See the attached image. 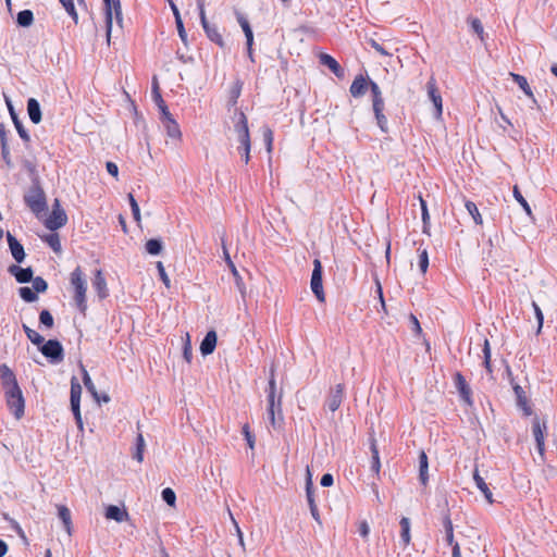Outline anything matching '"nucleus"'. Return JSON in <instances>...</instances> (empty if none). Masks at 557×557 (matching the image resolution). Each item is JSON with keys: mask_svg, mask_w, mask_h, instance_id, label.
Here are the masks:
<instances>
[{"mask_svg": "<svg viewBox=\"0 0 557 557\" xmlns=\"http://www.w3.org/2000/svg\"><path fill=\"white\" fill-rule=\"evenodd\" d=\"M47 244L52 248L53 251H61V242L58 234H50L46 237Z\"/></svg>", "mask_w": 557, "mask_h": 557, "instance_id": "5fc2aeb1", "label": "nucleus"}, {"mask_svg": "<svg viewBox=\"0 0 557 557\" xmlns=\"http://www.w3.org/2000/svg\"><path fill=\"white\" fill-rule=\"evenodd\" d=\"M71 409H72V412H73V416L75 418V422L77 424V428L79 429V431H84V424H83V419H82V413H81V404H72L71 405Z\"/></svg>", "mask_w": 557, "mask_h": 557, "instance_id": "603ef678", "label": "nucleus"}, {"mask_svg": "<svg viewBox=\"0 0 557 557\" xmlns=\"http://www.w3.org/2000/svg\"><path fill=\"white\" fill-rule=\"evenodd\" d=\"M234 128L235 132L237 133L239 143L237 151L242 156L244 162L247 164L250 161L251 141L248 128V121L243 112L239 114L238 122L235 124Z\"/></svg>", "mask_w": 557, "mask_h": 557, "instance_id": "7ed1b4c3", "label": "nucleus"}, {"mask_svg": "<svg viewBox=\"0 0 557 557\" xmlns=\"http://www.w3.org/2000/svg\"><path fill=\"white\" fill-rule=\"evenodd\" d=\"M510 76L512 77L513 82L522 89L524 95L527 97H529L534 104H536L537 101L533 95L531 87L529 86L527 78L524 76H522L520 74H516V73H510Z\"/></svg>", "mask_w": 557, "mask_h": 557, "instance_id": "cd10ccee", "label": "nucleus"}, {"mask_svg": "<svg viewBox=\"0 0 557 557\" xmlns=\"http://www.w3.org/2000/svg\"><path fill=\"white\" fill-rule=\"evenodd\" d=\"M145 440L141 433H138L135 442V450L133 453V458L138 462H143L144 460V451H145Z\"/></svg>", "mask_w": 557, "mask_h": 557, "instance_id": "c9c22d12", "label": "nucleus"}, {"mask_svg": "<svg viewBox=\"0 0 557 557\" xmlns=\"http://www.w3.org/2000/svg\"><path fill=\"white\" fill-rule=\"evenodd\" d=\"M4 99H5V103H7L10 116L12 119V122H13L16 131H17L18 136L22 138V140L24 143H26V144L29 143L30 136H29L28 132L25 129L21 120L18 119V115L16 114V112L14 110L11 99L7 96H4Z\"/></svg>", "mask_w": 557, "mask_h": 557, "instance_id": "2eb2a0df", "label": "nucleus"}, {"mask_svg": "<svg viewBox=\"0 0 557 557\" xmlns=\"http://www.w3.org/2000/svg\"><path fill=\"white\" fill-rule=\"evenodd\" d=\"M370 450L372 454V461H371V470L379 475L380 469H381V461H380V455L379 449L376 445V440L374 437L370 438Z\"/></svg>", "mask_w": 557, "mask_h": 557, "instance_id": "2f4dec72", "label": "nucleus"}, {"mask_svg": "<svg viewBox=\"0 0 557 557\" xmlns=\"http://www.w3.org/2000/svg\"><path fill=\"white\" fill-rule=\"evenodd\" d=\"M483 356H484V367L487 370V372L492 373L491 348H490V343L487 339L484 341Z\"/></svg>", "mask_w": 557, "mask_h": 557, "instance_id": "864d4df0", "label": "nucleus"}, {"mask_svg": "<svg viewBox=\"0 0 557 557\" xmlns=\"http://www.w3.org/2000/svg\"><path fill=\"white\" fill-rule=\"evenodd\" d=\"M454 383H455V387L457 388L461 399L468 406H472L473 405V399H472L471 387L469 386V384L467 383L465 376L460 372H457L455 374Z\"/></svg>", "mask_w": 557, "mask_h": 557, "instance_id": "f8f14e48", "label": "nucleus"}, {"mask_svg": "<svg viewBox=\"0 0 557 557\" xmlns=\"http://www.w3.org/2000/svg\"><path fill=\"white\" fill-rule=\"evenodd\" d=\"M61 4L67 12V14L72 17L75 24H78V14L75 9V4L73 0H60Z\"/></svg>", "mask_w": 557, "mask_h": 557, "instance_id": "c03bdc74", "label": "nucleus"}, {"mask_svg": "<svg viewBox=\"0 0 557 557\" xmlns=\"http://www.w3.org/2000/svg\"><path fill=\"white\" fill-rule=\"evenodd\" d=\"M263 139L267 145V150L270 152L272 150V144H273V132L271 131V128L265 127L263 129Z\"/></svg>", "mask_w": 557, "mask_h": 557, "instance_id": "e2e57ef3", "label": "nucleus"}, {"mask_svg": "<svg viewBox=\"0 0 557 557\" xmlns=\"http://www.w3.org/2000/svg\"><path fill=\"white\" fill-rule=\"evenodd\" d=\"M372 94V108L375 115L376 124L381 128L382 132H387V119L384 115V99L382 97V91L379 85L371 81L369 86Z\"/></svg>", "mask_w": 557, "mask_h": 557, "instance_id": "423d86ee", "label": "nucleus"}, {"mask_svg": "<svg viewBox=\"0 0 557 557\" xmlns=\"http://www.w3.org/2000/svg\"><path fill=\"white\" fill-rule=\"evenodd\" d=\"M513 392H515V394L517 396L518 404L519 405H525L527 398L524 396L523 388L520 385H515L513 386Z\"/></svg>", "mask_w": 557, "mask_h": 557, "instance_id": "774afa93", "label": "nucleus"}, {"mask_svg": "<svg viewBox=\"0 0 557 557\" xmlns=\"http://www.w3.org/2000/svg\"><path fill=\"white\" fill-rule=\"evenodd\" d=\"M128 200H129V205H131V209H132L134 219L136 221H139L140 220V210H139V206H138L136 199L134 198L133 194H128Z\"/></svg>", "mask_w": 557, "mask_h": 557, "instance_id": "4d7b16f0", "label": "nucleus"}, {"mask_svg": "<svg viewBox=\"0 0 557 557\" xmlns=\"http://www.w3.org/2000/svg\"><path fill=\"white\" fill-rule=\"evenodd\" d=\"M82 370H83V382H84L85 387L92 395V397L98 403H100V396L98 395L97 388H96L94 382L91 381L87 370L85 368H82Z\"/></svg>", "mask_w": 557, "mask_h": 557, "instance_id": "58836bf2", "label": "nucleus"}, {"mask_svg": "<svg viewBox=\"0 0 557 557\" xmlns=\"http://www.w3.org/2000/svg\"><path fill=\"white\" fill-rule=\"evenodd\" d=\"M183 356H184V359L187 362L191 361L193 350H191V345H190V342H189V335L188 334H187V341H186V343L184 345V348H183Z\"/></svg>", "mask_w": 557, "mask_h": 557, "instance_id": "69168bd1", "label": "nucleus"}, {"mask_svg": "<svg viewBox=\"0 0 557 557\" xmlns=\"http://www.w3.org/2000/svg\"><path fill=\"white\" fill-rule=\"evenodd\" d=\"M82 386L75 376L71 380V405L81 404Z\"/></svg>", "mask_w": 557, "mask_h": 557, "instance_id": "e433bc0d", "label": "nucleus"}, {"mask_svg": "<svg viewBox=\"0 0 557 557\" xmlns=\"http://www.w3.org/2000/svg\"><path fill=\"white\" fill-rule=\"evenodd\" d=\"M319 60H320V63L322 65L329 67L336 77L344 78V76H345L344 69L339 65V63L332 55H330L327 53H321L319 57Z\"/></svg>", "mask_w": 557, "mask_h": 557, "instance_id": "412c9836", "label": "nucleus"}, {"mask_svg": "<svg viewBox=\"0 0 557 557\" xmlns=\"http://www.w3.org/2000/svg\"><path fill=\"white\" fill-rule=\"evenodd\" d=\"M34 23V13L32 10L25 9L17 13L16 24L21 27H29Z\"/></svg>", "mask_w": 557, "mask_h": 557, "instance_id": "473e14b6", "label": "nucleus"}, {"mask_svg": "<svg viewBox=\"0 0 557 557\" xmlns=\"http://www.w3.org/2000/svg\"><path fill=\"white\" fill-rule=\"evenodd\" d=\"M419 267L422 273H425L429 267V257L426 250H423L419 256Z\"/></svg>", "mask_w": 557, "mask_h": 557, "instance_id": "0e129e2a", "label": "nucleus"}, {"mask_svg": "<svg viewBox=\"0 0 557 557\" xmlns=\"http://www.w3.org/2000/svg\"><path fill=\"white\" fill-rule=\"evenodd\" d=\"M175 24H176V28H177V33H178V36L181 38V40L187 45V33L185 30V27H184V23L182 21V17L181 18H177L175 20Z\"/></svg>", "mask_w": 557, "mask_h": 557, "instance_id": "052dcab7", "label": "nucleus"}, {"mask_svg": "<svg viewBox=\"0 0 557 557\" xmlns=\"http://www.w3.org/2000/svg\"><path fill=\"white\" fill-rule=\"evenodd\" d=\"M7 242L13 259L17 263H22L25 259V251L23 245L10 232L7 233Z\"/></svg>", "mask_w": 557, "mask_h": 557, "instance_id": "aec40b11", "label": "nucleus"}, {"mask_svg": "<svg viewBox=\"0 0 557 557\" xmlns=\"http://www.w3.org/2000/svg\"><path fill=\"white\" fill-rule=\"evenodd\" d=\"M428 95L430 100L433 102L435 108V117L440 119L443 114V100L442 96L436 87L434 77H431L426 84Z\"/></svg>", "mask_w": 557, "mask_h": 557, "instance_id": "ddd939ff", "label": "nucleus"}, {"mask_svg": "<svg viewBox=\"0 0 557 557\" xmlns=\"http://www.w3.org/2000/svg\"><path fill=\"white\" fill-rule=\"evenodd\" d=\"M24 201L30 211L39 214L47 209V199L40 181L33 182L24 195Z\"/></svg>", "mask_w": 557, "mask_h": 557, "instance_id": "20e7f679", "label": "nucleus"}, {"mask_svg": "<svg viewBox=\"0 0 557 557\" xmlns=\"http://www.w3.org/2000/svg\"><path fill=\"white\" fill-rule=\"evenodd\" d=\"M106 518L114 520L116 522H123L128 520L129 515L125 509L120 508L119 506L115 505H110L107 507Z\"/></svg>", "mask_w": 557, "mask_h": 557, "instance_id": "a878e982", "label": "nucleus"}, {"mask_svg": "<svg viewBox=\"0 0 557 557\" xmlns=\"http://www.w3.org/2000/svg\"><path fill=\"white\" fill-rule=\"evenodd\" d=\"M92 287L100 299H104L109 296L107 281L101 270H96L92 280Z\"/></svg>", "mask_w": 557, "mask_h": 557, "instance_id": "4be33fe9", "label": "nucleus"}, {"mask_svg": "<svg viewBox=\"0 0 557 557\" xmlns=\"http://www.w3.org/2000/svg\"><path fill=\"white\" fill-rule=\"evenodd\" d=\"M443 525H444L445 533H446V542H447V544L448 545L455 544L456 542H454V527H453V522L450 520V517L448 515H446L444 517Z\"/></svg>", "mask_w": 557, "mask_h": 557, "instance_id": "79ce46f5", "label": "nucleus"}, {"mask_svg": "<svg viewBox=\"0 0 557 557\" xmlns=\"http://www.w3.org/2000/svg\"><path fill=\"white\" fill-rule=\"evenodd\" d=\"M532 307L534 309V314H535V318L537 321L536 334H540L542 331V327H543L544 315H543V312H542L540 306L535 301H532Z\"/></svg>", "mask_w": 557, "mask_h": 557, "instance_id": "6e6d98bb", "label": "nucleus"}, {"mask_svg": "<svg viewBox=\"0 0 557 557\" xmlns=\"http://www.w3.org/2000/svg\"><path fill=\"white\" fill-rule=\"evenodd\" d=\"M9 273L12 274L15 280L21 283L25 284L33 280V270L30 267L28 268H21L18 265L12 264L9 267Z\"/></svg>", "mask_w": 557, "mask_h": 557, "instance_id": "5701e85b", "label": "nucleus"}, {"mask_svg": "<svg viewBox=\"0 0 557 557\" xmlns=\"http://www.w3.org/2000/svg\"><path fill=\"white\" fill-rule=\"evenodd\" d=\"M23 331L25 332L27 338L34 345L40 346L44 343L45 338L39 333L30 329L28 325L23 324Z\"/></svg>", "mask_w": 557, "mask_h": 557, "instance_id": "a19ab883", "label": "nucleus"}, {"mask_svg": "<svg viewBox=\"0 0 557 557\" xmlns=\"http://www.w3.org/2000/svg\"><path fill=\"white\" fill-rule=\"evenodd\" d=\"M465 207H466L468 213L472 216L474 223L476 225H482L483 220H482L481 213H480L476 205L471 200H467L465 203Z\"/></svg>", "mask_w": 557, "mask_h": 557, "instance_id": "ea45409f", "label": "nucleus"}, {"mask_svg": "<svg viewBox=\"0 0 557 557\" xmlns=\"http://www.w3.org/2000/svg\"><path fill=\"white\" fill-rule=\"evenodd\" d=\"M370 84L371 79L368 76L359 74L354 78L349 87V92L354 98H361L366 95Z\"/></svg>", "mask_w": 557, "mask_h": 557, "instance_id": "4468645a", "label": "nucleus"}, {"mask_svg": "<svg viewBox=\"0 0 557 557\" xmlns=\"http://www.w3.org/2000/svg\"><path fill=\"white\" fill-rule=\"evenodd\" d=\"M104 4V15H106V32H107V40L110 44L112 27H113V18L116 24L122 27L123 23V14H122V5L120 0H103Z\"/></svg>", "mask_w": 557, "mask_h": 557, "instance_id": "39448f33", "label": "nucleus"}, {"mask_svg": "<svg viewBox=\"0 0 557 557\" xmlns=\"http://www.w3.org/2000/svg\"><path fill=\"white\" fill-rule=\"evenodd\" d=\"M344 399V384H337L331 388L330 394L326 398L325 406L332 411H336Z\"/></svg>", "mask_w": 557, "mask_h": 557, "instance_id": "dca6fc26", "label": "nucleus"}, {"mask_svg": "<svg viewBox=\"0 0 557 557\" xmlns=\"http://www.w3.org/2000/svg\"><path fill=\"white\" fill-rule=\"evenodd\" d=\"M160 120H161L169 137L174 138V139H181L182 132H181L180 125L174 120V117L171 113H169L166 115H160Z\"/></svg>", "mask_w": 557, "mask_h": 557, "instance_id": "6ab92c4d", "label": "nucleus"}, {"mask_svg": "<svg viewBox=\"0 0 557 557\" xmlns=\"http://www.w3.org/2000/svg\"><path fill=\"white\" fill-rule=\"evenodd\" d=\"M67 222V216L65 211L60 207V201L58 199L54 200L51 214L46 220V227L50 231H57L64 226Z\"/></svg>", "mask_w": 557, "mask_h": 557, "instance_id": "9d476101", "label": "nucleus"}, {"mask_svg": "<svg viewBox=\"0 0 557 557\" xmlns=\"http://www.w3.org/2000/svg\"><path fill=\"white\" fill-rule=\"evenodd\" d=\"M203 30H205L206 36L209 38L210 41L214 42L220 48H224L225 47L224 39H223L222 35L220 34V32H219V29H218V27L215 25L211 24L210 26H206V28Z\"/></svg>", "mask_w": 557, "mask_h": 557, "instance_id": "7c9ffc66", "label": "nucleus"}, {"mask_svg": "<svg viewBox=\"0 0 557 557\" xmlns=\"http://www.w3.org/2000/svg\"><path fill=\"white\" fill-rule=\"evenodd\" d=\"M429 461L424 450L419 454V480L423 485H426L429 481Z\"/></svg>", "mask_w": 557, "mask_h": 557, "instance_id": "c85d7f7f", "label": "nucleus"}, {"mask_svg": "<svg viewBox=\"0 0 557 557\" xmlns=\"http://www.w3.org/2000/svg\"><path fill=\"white\" fill-rule=\"evenodd\" d=\"M39 322L41 325L46 326L47 329H51L53 326L54 320L49 310L44 309L40 311Z\"/></svg>", "mask_w": 557, "mask_h": 557, "instance_id": "de8ad7c7", "label": "nucleus"}, {"mask_svg": "<svg viewBox=\"0 0 557 557\" xmlns=\"http://www.w3.org/2000/svg\"><path fill=\"white\" fill-rule=\"evenodd\" d=\"M1 156L2 159L7 165L8 169H11L13 166L11 154H10V148L8 147H1Z\"/></svg>", "mask_w": 557, "mask_h": 557, "instance_id": "338daca9", "label": "nucleus"}, {"mask_svg": "<svg viewBox=\"0 0 557 557\" xmlns=\"http://www.w3.org/2000/svg\"><path fill=\"white\" fill-rule=\"evenodd\" d=\"M545 431L546 422H542L539 417H535L532 421V433L536 443V449L542 461L545 460Z\"/></svg>", "mask_w": 557, "mask_h": 557, "instance_id": "9b49d317", "label": "nucleus"}, {"mask_svg": "<svg viewBox=\"0 0 557 557\" xmlns=\"http://www.w3.org/2000/svg\"><path fill=\"white\" fill-rule=\"evenodd\" d=\"M151 94H152L153 102L157 104V107L160 110V114L161 115H166V114L171 113L169 111V108L165 104L162 96H161L159 83H158V79H157L156 76H153V78H152V91H151Z\"/></svg>", "mask_w": 557, "mask_h": 557, "instance_id": "b1692460", "label": "nucleus"}, {"mask_svg": "<svg viewBox=\"0 0 557 557\" xmlns=\"http://www.w3.org/2000/svg\"><path fill=\"white\" fill-rule=\"evenodd\" d=\"M471 28L473 29V32L475 34L479 35L481 40L484 39V37H483V35H484L483 25H482V23H481V21L479 18H472L471 20Z\"/></svg>", "mask_w": 557, "mask_h": 557, "instance_id": "680f3d73", "label": "nucleus"}, {"mask_svg": "<svg viewBox=\"0 0 557 557\" xmlns=\"http://www.w3.org/2000/svg\"><path fill=\"white\" fill-rule=\"evenodd\" d=\"M0 380L4 393L20 387L14 372L7 364L0 366Z\"/></svg>", "mask_w": 557, "mask_h": 557, "instance_id": "f3484780", "label": "nucleus"}, {"mask_svg": "<svg viewBox=\"0 0 557 557\" xmlns=\"http://www.w3.org/2000/svg\"><path fill=\"white\" fill-rule=\"evenodd\" d=\"M243 83L236 81L230 90V101L232 104H236L242 92Z\"/></svg>", "mask_w": 557, "mask_h": 557, "instance_id": "09e8293b", "label": "nucleus"}, {"mask_svg": "<svg viewBox=\"0 0 557 557\" xmlns=\"http://www.w3.org/2000/svg\"><path fill=\"white\" fill-rule=\"evenodd\" d=\"M145 248L149 255L158 256L163 249V244L159 238H151L146 242Z\"/></svg>", "mask_w": 557, "mask_h": 557, "instance_id": "4c0bfd02", "label": "nucleus"}, {"mask_svg": "<svg viewBox=\"0 0 557 557\" xmlns=\"http://www.w3.org/2000/svg\"><path fill=\"white\" fill-rule=\"evenodd\" d=\"M267 400H268L267 414H268L269 422L274 429H277L281 426V424L283 422L282 393L280 392L277 394L276 382H275L273 370H271L269 386L267 388Z\"/></svg>", "mask_w": 557, "mask_h": 557, "instance_id": "f257e3e1", "label": "nucleus"}, {"mask_svg": "<svg viewBox=\"0 0 557 557\" xmlns=\"http://www.w3.org/2000/svg\"><path fill=\"white\" fill-rule=\"evenodd\" d=\"M18 294L21 298L26 302H34L37 300V294L33 290V288L24 286L18 289Z\"/></svg>", "mask_w": 557, "mask_h": 557, "instance_id": "a18cd8bd", "label": "nucleus"}, {"mask_svg": "<svg viewBox=\"0 0 557 557\" xmlns=\"http://www.w3.org/2000/svg\"><path fill=\"white\" fill-rule=\"evenodd\" d=\"M40 352L52 363H59L64 358V349L58 339H48L38 346Z\"/></svg>", "mask_w": 557, "mask_h": 557, "instance_id": "6e6552de", "label": "nucleus"}, {"mask_svg": "<svg viewBox=\"0 0 557 557\" xmlns=\"http://www.w3.org/2000/svg\"><path fill=\"white\" fill-rule=\"evenodd\" d=\"M7 405L12 411L13 416L20 420L24 416L25 400L22 394V389L15 388L4 393Z\"/></svg>", "mask_w": 557, "mask_h": 557, "instance_id": "0eeeda50", "label": "nucleus"}, {"mask_svg": "<svg viewBox=\"0 0 557 557\" xmlns=\"http://www.w3.org/2000/svg\"><path fill=\"white\" fill-rule=\"evenodd\" d=\"M473 480H474L475 486L483 493L485 499L490 504H493V502H494L493 494H492L491 490L488 488V485L486 484L484 479L479 474L478 470H475L473 473Z\"/></svg>", "mask_w": 557, "mask_h": 557, "instance_id": "c756f323", "label": "nucleus"}, {"mask_svg": "<svg viewBox=\"0 0 557 557\" xmlns=\"http://www.w3.org/2000/svg\"><path fill=\"white\" fill-rule=\"evenodd\" d=\"M307 472H308V479H307V483H306L307 502H308L312 518L319 524H321V518H320L318 506L314 500L313 486H312L311 474H310L309 469H307Z\"/></svg>", "mask_w": 557, "mask_h": 557, "instance_id": "a211bd4d", "label": "nucleus"}, {"mask_svg": "<svg viewBox=\"0 0 557 557\" xmlns=\"http://www.w3.org/2000/svg\"><path fill=\"white\" fill-rule=\"evenodd\" d=\"M216 341H218L216 332L213 330L209 331L200 344L201 354L203 356L211 355L215 349Z\"/></svg>", "mask_w": 557, "mask_h": 557, "instance_id": "393cba45", "label": "nucleus"}, {"mask_svg": "<svg viewBox=\"0 0 557 557\" xmlns=\"http://www.w3.org/2000/svg\"><path fill=\"white\" fill-rule=\"evenodd\" d=\"M23 166L27 171L32 183L40 181L35 163L29 160H24Z\"/></svg>", "mask_w": 557, "mask_h": 557, "instance_id": "49530a36", "label": "nucleus"}, {"mask_svg": "<svg viewBox=\"0 0 557 557\" xmlns=\"http://www.w3.org/2000/svg\"><path fill=\"white\" fill-rule=\"evenodd\" d=\"M58 516L60 520L63 522L66 532L71 534L72 520L70 509L64 505L58 506Z\"/></svg>", "mask_w": 557, "mask_h": 557, "instance_id": "f704fd0d", "label": "nucleus"}, {"mask_svg": "<svg viewBox=\"0 0 557 557\" xmlns=\"http://www.w3.org/2000/svg\"><path fill=\"white\" fill-rule=\"evenodd\" d=\"M400 541L403 542L404 546L409 545L411 536H410V520L407 517H403L400 519Z\"/></svg>", "mask_w": 557, "mask_h": 557, "instance_id": "72a5a7b5", "label": "nucleus"}, {"mask_svg": "<svg viewBox=\"0 0 557 557\" xmlns=\"http://www.w3.org/2000/svg\"><path fill=\"white\" fill-rule=\"evenodd\" d=\"M157 270L160 276V280L163 282V284L169 288L170 287V278L165 272L164 265L161 261L157 262Z\"/></svg>", "mask_w": 557, "mask_h": 557, "instance_id": "13d9d810", "label": "nucleus"}, {"mask_svg": "<svg viewBox=\"0 0 557 557\" xmlns=\"http://www.w3.org/2000/svg\"><path fill=\"white\" fill-rule=\"evenodd\" d=\"M512 194H513V197L521 205V207L523 208L524 212L531 216L532 215V210H531V207L530 205L528 203V201L524 199V197L522 196V194L520 193L519 190V187L516 185L513 186V189H512Z\"/></svg>", "mask_w": 557, "mask_h": 557, "instance_id": "37998d69", "label": "nucleus"}, {"mask_svg": "<svg viewBox=\"0 0 557 557\" xmlns=\"http://www.w3.org/2000/svg\"><path fill=\"white\" fill-rule=\"evenodd\" d=\"M27 113H28L29 120L34 124H39L41 122V117H42L41 109H40V104L37 99L29 98L27 100Z\"/></svg>", "mask_w": 557, "mask_h": 557, "instance_id": "bb28decb", "label": "nucleus"}, {"mask_svg": "<svg viewBox=\"0 0 557 557\" xmlns=\"http://www.w3.org/2000/svg\"><path fill=\"white\" fill-rule=\"evenodd\" d=\"M30 282H33L32 288L36 294L45 293L48 288L47 282L41 276H37L35 278L33 277V280Z\"/></svg>", "mask_w": 557, "mask_h": 557, "instance_id": "3c124183", "label": "nucleus"}, {"mask_svg": "<svg viewBox=\"0 0 557 557\" xmlns=\"http://www.w3.org/2000/svg\"><path fill=\"white\" fill-rule=\"evenodd\" d=\"M161 497H162L163 502L166 503L169 506L175 505L176 495L172 488L166 487V488L162 490Z\"/></svg>", "mask_w": 557, "mask_h": 557, "instance_id": "8fccbe9b", "label": "nucleus"}, {"mask_svg": "<svg viewBox=\"0 0 557 557\" xmlns=\"http://www.w3.org/2000/svg\"><path fill=\"white\" fill-rule=\"evenodd\" d=\"M242 29L246 37V45L248 48H250V46L253 45V33H252L250 24L248 23V24L242 26Z\"/></svg>", "mask_w": 557, "mask_h": 557, "instance_id": "bf43d9fd", "label": "nucleus"}, {"mask_svg": "<svg viewBox=\"0 0 557 557\" xmlns=\"http://www.w3.org/2000/svg\"><path fill=\"white\" fill-rule=\"evenodd\" d=\"M70 283L74 290V304L78 311L85 314L87 310V300H86V292H87V281L81 269V267H76L70 276Z\"/></svg>", "mask_w": 557, "mask_h": 557, "instance_id": "f03ea898", "label": "nucleus"}, {"mask_svg": "<svg viewBox=\"0 0 557 557\" xmlns=\"http://www.w3.org/2000/svg\"><path fill=\"white\" fill-rule=\"evenodd\" d=\"M323 267L319 259L313 260V270L311 274L310 287L314 296L320 302H324L325 294L322 283Z\"/></svg>", "mask_w": 557, "mask_h": 557, "instance_id": "1a4fd4ad", "label": "nucleus"}]
</instances>
